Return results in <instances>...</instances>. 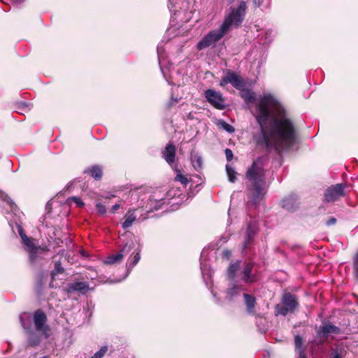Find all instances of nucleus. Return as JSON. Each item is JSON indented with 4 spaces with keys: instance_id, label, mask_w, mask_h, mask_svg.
Returning <instances> with one entry per match:
<instances>
[{
    "instance_id": "f257e3e1",
    "label": "nucleus",
    "mask_w": 358,
    "mask_h": 358,
    "mask_svg": "<svg viewBox=\"0 0 358 358\" xmlns=\"http://www.w3.org/2000/svg\"><path fill=\"white\" fill-rule=\"evenodd\" d=\"M255 108L254 115L260 129L253 137L257 146L278 155L289 150L297 138V131L285 110L271 94L260 97Z\"/></svg>"
},
{
    "instance_id": "f03ea898",
    "label": "nucleus",
    "mask_w": 358,
    "mask_h": 358,
    "mask_svg": "<svg viewBox=\"0 0 358 358\" xmlns=\"http://www.w3.org/2000/svg\"><path fill=\"white\" fill-rule=\"evenodd\" d=\"M246 178L250 181L248 187V196L254 205H258L266 194V171L262 162V158L258 157L252 162L245 173Z\"/></svg>"
},
{
    "instance_id": "7ed1b4c3",
    "label": "nucleus",
    "mask_w": 358,
    "mask_h": 358,
    "mask_svg": "<svg viewBox=\"0 0 358 358\" xmlns=\"http://www.w3.org/2000/svg\"><path fill=\"white\" fill-rule=\"evenodd\" d=\"M299 307L298 296L289 292H284L280 298V303L274 306V313L275 316H286L294 313Z\"/></svg>"
},
{
    "instance_id": "20e7f679",
    "label": "nucleus",
    "mask_w": 358,
    "mask_h": 358,
    "mask_svg": "<svg viewBox=\"0 0 358 358\" xmlns=\"http://www.w3.org/2000/svg\"><path fill=\"white\" fill-rule=\"evenodd\" d=\"M247 6L244 1H241L239 3L238 6L236 8H233L231 13L225 17L222 25L227 30L231 25H234L236 27H239L245 17L246 13Z\"/></svg>"
},
{
    "instance_id": "39448f33",
    "label": "nucleus",
    "mask_w": 358,
    "mask_h": 358,
    "mask_svg": "<svg viewBox=\"0 0 358 358\" xmlns=\"http://www.w3.org/2000/svg\"><path fill=\"white\" fill-rule=\"evenodd\" d=\"M228 31L221 24L218 29L210 31L198 43L197 49L201 50L219 41Z\"/></svg>"
},
{
    "instance_id": "423d86ee",
    "label": "nucleus",
    "mask_w": 358,
    "mask_h": 358,
    "mask_svg": "<svg viewBox=\"0 0 358 358\" xmlns=\"http://www.w3.org/2000/svg\"><path fill=\"white\" fill-rule=\"evenodd\" d=\"M36 330L42 333L45 338L50 336V327L47 324L48 317L42 309H37L33 314Z\"/></svg>"
},
{
    "instance_id": "0eeeda50",
    "label": "nucleus",
    "mask_w": 358,
    "mask_h": 358,
    "mask_svg": "<svg viewBox=\"0 0 358 358\" xmlns=\"http://www.w3.org/2000/svg\"><path fill=\"white\" fill-rule=\"evenodd\" d=\"M345 183H338L333 185L327 187L324 193V201L327 203H332L339 200L341 197L345 196V189L347 187Z\"/></svg>"
},
{
    "instance_id": "6e6552de",
    "label": "nucleus",
    "mask_w": 358,
    "mask_h": 358,
    "mask_svg": "<svg viewBox=\"0 0 358 358\" xmlns=\"http://www.w3.org/2000/svg\"><path fill=\"white\" fill-rule=\"evenodd\" d=\"M228 84H231L236 90L245 87L243 78L239 74L231 70H227L220 81V86L221 87H224Z\"/></svg>"
},
{
    "instance_id": "1a4fd4ad",
    "label": "nucleus",
    "mask_w": 358,
    "mask_h": 358,
    "mask_svg": "<svg viewBox=\"0 0 358 358\" xmlns=\"http://www.w3.org/2000/svg\"><path fill=\"white\" fill-rule=\"evenodd\" d=\"M205 98L215 108L224 110L227 108L225 99L220 92L209 89L204 92Z\"/></svg>"
},
{
    "instance_id": "9d476101",
    "label": "nucleus",
    "mask_w": 358,
    "mask_h": 358,
    "mask_svg": "<svg viewBox=\"0 0 358 358\" xmlns=\"http://www.w3.org/2000/svg\"><path fill=\"white\" fill-rule=\"evenodd\" d=\"M341 333V329L331 322L324 323L323 325L317 331L316 343L317 344L324 343L328 338L329 334H338Z\"/></svg>"
},
{
    "instance_id": "9b49d317",
    "label": "nucleus",
    "mask_w": 358,
    "mask_h": 358,
    "mask_svg": "<svg viewBox=\"0 0 358 358\" xmlns=\"http://www.w3.org/2000/svg\"><path fill=\"white\" fill-rule=\"evenodd\" d=\"M90 289V285L87 282L73 281L69 283L66 287L68 293L79 292L80 294H85Z\"/></svg>"
},
{
    "instance_id": "f8f14e48",
    "label": "nucleus",
    "mask_w": 358,
    "mask_h": 358,
    "mask_svg": "<svg viewBox=\"0 0 358 358\" xmlns=\"http://www.w3.org/2000/svg\"><path fill=\"white\" fill-rule=\"evenodd\" d=\"M255 264L253 262H245L244 264V268L242 271L243 277L242 280L245 283H254L257 280V278L256 274H252V270Z\"/></svg>"
},
{
    "instance_id": "ddd939ff",
    "label": "nucleus",
    "mask_w": 358,
    "mask_h": 358,
    "mask_svg": "<svg viewBox=\"0 0 358 358\" xmlns=\"http://www.w3.org/2000/svg\"><path fill=\"white\" fill-rule=\"evenodd\" d=\"M162 157L170 165L172 166L176 160V147L173 143L167 144L162 152Z\"/></svg>"
},
{
    "instance_id": "4468645a",
    "label": "nucleus",
    "mask_w": 358,
    "mask_h": 358,
    "mask_svg": "<svg viewBox=\"0 0 358 358\" xmlns=\"http://www.w3.org/2000/svg\"><path fill=\"white\" fill-rule=\"evenodd\" d=\"M48 250L41 246L37 250L29 252V263L31 266H35L43 260L42 255L48 252Z\"/></svg>"
},
{
    "instance_id": "2eb2a0df",
    "label": "nucleus",
    "mask_w": 358,
    "mask_h": 358,
    "mask_svg": "<svg viewBox=\"0 0 358 358\" xmlns=\"http://www.w3.org/2000/svg\"><path fill=\"white\" fill-rule=\"evenodd\" d=\"M83 173L90 176L96 181L102 179L103 176V166L99 164H94L87 167Z\"/></svg>"
},
{
    "instance_id": "dca6fc26",
    "label": "nucleus",
    "mask_w": 358,
    "mask_h": 358,
    "mask_svg": "<svg viewBox=\"0 0 358 358\" xmlns=\"http://www.w3.org/2000/svg\"><path fill=\"white\" fill-rule=\"evenodd\" d=\"M240 91V96L246 103H253L256 100V94L250 89L243 87L242 89H238Z\"/></svg>"
},
{
    "instance_id": "f3484780",
    "label": "nucleus",
    "mask_w": 358,
    "mask_h": 358,
    "mask_svg": "<svg viewBox=\"0 0 358 358\" xmlns=\"http://www.w3.org/2000/svg\"><path fill=\"white\" fill-rule=\"evenodd\" d=\"M282 208L289 212H294L298 208L296 200L293 197H287L282 201Z\"/></svg>"
},
{
    "instance_id": "a211bd4d",
    "label": "nucleus",
    "mask_w": 358,
    "mask_h": 358,
    "mask_svg": "<svg viewBox=\"0 0 358 358\" xmlns=\"http://www.w3.org/2000/svg\"><path fill=\"white\" fill-rule=\"evenodd\" d=\"M243 297L248 313L254 314L255 313V307L256 305L255 297L250 294H244Z\"/></svg>"
},
{
    "instance_id": "6ab92c4d",
    "label": "nucleus",
    "mask_w": 358,
    "mask_h": 358,
    "mask_svg": "<svg viewBox=\"0 0 358 358\" xmlns=\"http://www.w3.org/2000/svg\"><path fill=\"white\" fill-rule=\"evenodd\" d=\"M241 268V262L236 261L234 263L231 264L227 271V277L229 280H234L236 278V273Z\"/></svg>"
},
{
    "instance_id": "aec40b11",
    "label": "nucleus",
    "mask_w": 358,
    "mask_h": 358,
    "mask_svg": "<svg viewBox=\"0 0 358 358\" xmlns=\"http://www.w3.org/2000/svg\"><path fill=\"white\" fill-rule=\"evenodd\" d=\"M136 220V216L134 215V210H129L124 216V221L122 223V227L124 229L129 228Z\"/></svg>"
},
{
    "instance_id": "412c9836",
    "label": "nucleus",
    "mask_w": 358,
    "mask_h": 358,
    "mask_svg": "<svg viewBox=\"0 0 358 358\" xmlns=\"http://www.w3.org/2000/svg\"><path fill=\"white\" fill-rule=\"evenodd\" d=\"M124 257V254L122 253H117L111 255L104 260V264H119L122 261V259Z\"/></svg>"
},
{
    "instance_id": "4be33fe9",
    "label": "nucleus",
    "mask_w": 358,
    "mask_h": 358,
    "mask_svg": "<svg viewBox=\"0 0 358 358\" xmlns=\"http://www.w3.org/2000/svg\"><path fill=\"white\" fill-rule=\"evenodd\" d=\"M41 342V336L36 333L31 332L29 334L27 338V345L30 347H36L40 345Z\"/></svg>"
},
{
    "instance_id": "5701e85b",
    "label": "nucleus",
    "mask_w": 358,
    "mask_h": 358,
    "mask_svg": "<svg viewBox=\"0 0 358 358\" xmlns=\"http://www.w3.org/2000/svg\"><path fill=\"white\" fill-rule=\"evenodd\" d=\"M141 250H137L136 252H134L132 255L131 256L128 260L129 265L127 266L128 270L131 269L137 263L139 262L141 259L140 255Z\"/></svg>"
},
{
    "instance_id": "b1692460",
    "label": "nucleus",
    "mask_w": 358,
    "mask_h": 358,
    "mask_svg": "<svg viewBox=\"0 0 358 358\" xmlns=\"http://www.w3.org/2000/svg\"><path fill=\"white\" fill-rule=\"evenodd\" d=\"M255 234L252 231L250 226H248L246 231V235L245 237L244 243H243V248L244 249L247 248L248 246L252 243L253 238H254Z\"/></svg>"
},
{
    "instance_id": "393cba45",
    "label": "nucleus",
    "mask_w": 358,
    "mask_h": 358,
    "mask_svg": "<svg viewBox=\"0 0 358 358\" xmlns=\"http://www.w3.org/2000/svg\"><path fill=\"white\" fill-rule=\"evenodd\" d=\"M174 170L177 173V175L175 177V181H178L184 186H187L189 182V179L186 176H183L177 167H176Z\"/></svg>"
},
{
    "instance_id": "a878e982",
    "label": "nucleus",
    "mask_w": 358,
    "mask_h": 358,
    "mask_svg": "<svg viewBox=\"0 0 358 358\" xmlns=\"http://www.w3.org/2000/svg\"><path fill=\"white\" fill-rule=\"evenodd\" d=\"M16 112L19 114H24V113H27L30 109L29 108V104L26 102H19L15 104Z\"/></svg>"
},
{
    "instance_id": "bb28decb",
    "label": "nucleus",
    "mask_w": 358,
    "mask_h": 358,
    "mask_svg": "<svg viewBox=\"0 0 358 358\" xmlns=\"http://www.w3.org/2000/svg\"><path fill=\"white\" fill-rule=\"evenodd\" d=\"M24 237L25 238H23V243L28 248V252L38 249V246H36L34 244L33 239L31 238H29L26 235H24Z\"/></svg>"
},
{
    "instance_id": "cd10ccee",
    "label": "nucleus",
    "mask_w": 358,
    "mask_h": 358,
    "mask_svg": "<svg viewBox=\"0 0 358 358\" xmlns=\"http://www.w3.org/2000/svg\"><path fill=\"white\" fill-rule=\"evenodd\" d=\"M226 171L227 173V176L229 178V180L231 182H234L236 180V174L237 173L235 171V170L229 165H226Z\"/></svg>"
},
{
    "instance_id": "c85d7f7f",
    "label": "nucleus",
    "mask_w": 358,
    "mask_h": 358,
    "mask_svg": "<svg viewBox=\"0 0 358 358\" xmlns=\"http://www.w3.org/2000/svg\"><path fill=\"white\" fill-rule=\"evenodd\" d=\"M241 287L237 285H234L231 287L227 289V294L231 299L234 296L239 294Z\"/></svg>"
},
{
    "instance_id": "c756f323",
    "label": "nucleus",
    "mask_w": 358,
    "mask_h": 358,
    "mask_svg": "<svg viewBox=\"0 0 358 358\" xmlns=\"http://www.w3.org/2000/svg\"><path fill=\"white\" fill-rule=\"evenodd\" d=\"M64 273V268L62 266V263L60 261H57L55 264L54 269L51 272V276L54 278V276L58 274H62Z\"/></svg>"
},
{
    "instance_id": "7c9ffc66",
    "label": "nucleus",
    "mask_w": 358,
    "mask_h": 358,
    "mask_svg": "<svg viewBox=\"0 0 358 358\" xmlns=\"http://www.w3.org/2000/svg\"><path fill=\"white\" fill-rule=\"evenodd\" d=\"M217 125L230 134L235 131L234 127L223 120H220L217 122Z\"/></svg>"
},
{
    "instance_id": "2f4dec72",
    "label": "nucleus",
    "mask_w": 358,
    "mask_h": 358,
    "mask_svg": "<svg viewBox=\"0 0 358 358\" xmlns=\"http://www.w3.org/2000/svg\"><path fill=\"white\" fill-rule=\"evenodd\" d=\"M0 198L3 201L7 203L10 207H13V206L15 205L13 199L7 194H6L4 192L1 190L0 192Z\"/></svg>"
},
{
    "instance_id": "473e14b6",
    "label": "nucleus",
    "mask_w": 358,
    "mask_h": 358,
    "mask_svg": "<svg viewBox=\"0 0 358 358\" xmlns=\"http://www.w3.org/2000/svg\"><path fill=\"white\" fill-rule=\"evenodd\" d=\"M108 351V348L106 346H103L100 348V350L96 352L93 356L90 358H102L104 355Z\"/></svg>"
},
{
    "instance_id": "72a5a7b5",
    "label": "nucleus",
    "mask_w": 358,
    "mask_h": 358,
    "mask_svg": "<svg viewBox=\"0 0 358 358\" xmlns=\"http://www.w3.org/2000/svg\"><path fill=\"white\" fill-rule=\"evenodd\" d=\"M134 244H125L118 253L124 254V256L127 255L133 248Z\"/></svg>"
},
{
    "instance_id": "f704fd0d",
    "label": "nucleus",
    "mask_w": 358,
    "mask_h": 358,
    "mask_svg": "<svg viewBox=\"0 0 358 358\" xmlns=\"http://www.w3.org/2000/svg\"><path fill=\"white\" fill-rule=\"evenodd\" d=\"M96 210L99 212V213H100L101 215H105L106 214V206L103 205V203H97L96 204Z\"/></svg>"
},
{
    "instance_id": "c9c22d12",
    "label": "nucleus",
    "mask_w": 358,
    "mask_h": 358,
    "mask_svg": "<svg viewBox=\"0 0 358 358\" xmlns=\"http://www.w3.org/2000/svg\"><path fill=\"white\" fill-rule=\"evenodd\" d=\"M294 343L296 348L300 349L303 345V339L299 335L294 337Z\"/></svg>"
},
{
    "instance_id": "e433bc0d",
    "label": "nucleus",
    "mask_w": 358,
    "mask_h": 358,
    "mask_svg": "<svg viewBox=\"0 0 358 358\" xmlns=\"http://www.w3.org/2000/svg\"><path fill=\"white\" fill-rule=\"evenodd\" d=\"M69 200L74 201L78 207H83L85 206L84 202L82 201V199L80 197L72 196V197L69 198Z\"/></svg>"
},
{
    "instance_id": "4c0bfd02",
    "label": "nucleus",
    "mask_w": 358,
    "mask_h": 358,
    "mask_svg": "<svg viewBox=\"0 0 358 358\" xmlns=\"http://www.w3.org/2000/svg\"><path fill=\"white\" fill-rule=\"evenodd\" d=\"M193 162L196 163L199 168H202L203 160L201 156L195 155L192 159Z\"/></svg>"
},
{
    "instance_id": "58836bf2",
    "label": "nucleus",
    "mask_w": 358,
    "mask_h": 358,
    "mask_svg": "<svg viewBox=\"0 0 358 358\" xmlns=\"http://www.w3.org/2000/svg\"><path fill=\"white\" fill-rule=\"evenodd\" d=\"M224 153H225L226 159H227V162H231L234 157V154H233L232 150L229 148H226L224 150Z\"/></svg>"
},
{
    "instance_id": "ea45409f",
    "label": "nucleus",
    "mask_w": 358,
    "mask_h": 358,
    "mask_svg": "<svg viewBox=\"0 0 358 358\" xmlns=\"http://www.w3.org/2000/svg\"><path fill=\"white\" fill-rule=\"evenodd\" d=\"M252 2L254 7L256 8L260 7L263 4L264 0H252Z\"/></svg>"
},
{
    "instance_id": "a19ab883",
    "label": "nucleus",
    "mask_w": 358,
    "mask_h": 358,
    "mask_svg": "<svg viewBox=\"0 0 358 358\" xmlns=\"http://www.w3.org/2000/svg\"><path fill=\"white\" fill-rule=\"evenodd\" d=\"M337 220L334 217H331L326 222L327 226H331L336 223Z\"/></svg>"
},
{
    "instance_id": "79ce46f5",
    "label": "nucleus",
    "mask_w": 358,
    "mask_h": 358,
    "mask_svg": "<svg viewBox=\"0 0 358 358\" xmlns=\"http://www.w3.org/2000/svg\"><path fill=\"white\" fill-rule=\"evenodd\" d=\"M120 206L118 203L113 205L110 209L111 213H115L120 208Z\"/></svg>"
},
{
    "instance_id": "37998d69",
    "label": "nucleus",
    "mask_w": 358,
    "mask_h": 358,
    "mask_svg": "<svg viewBox=\"0 0 358 358\" xmlns=\"http://www.w3.org/2000/svg\"><path fill=\"white\" fill-rule=\"evenodd\" d=\"M222 256L229 258L231 256V251L229 250H224L222 252Z\"/></svg>"
},
{
    "instance_id": "c03bdc74",
    "label": "nucleus",
    "mask_w": 358,
    "mask_h": 358,
    "mask_svg": "<svg viewBox=\"0 0 358 358\" xmlns=\"http://www.w3.org/2000/svg\"><path fill=\"white\" fill-rule=\"evenodd\" d=\"M178 103V99L175 98H171L170 103H169V108H171L173 104Z\"/></svg>"
},
{
    "instance_id": "a18cd8bd",
    "label": "nucleus",
    "mask_w": 358,
    "mask_h": 358,
    "mask_svg": "<svg viewBox=\"0 0 358 358\" xmlns=\"http://www.w3.org/2000/svg\"><path fill=\"white\" fill-rule=\"evenodd\" d=\"M19 234H20V236H21L22 240H23V238H25L24 235H26V234L24 233V231H23V230L22 229H20L19 230Z\"/></svg>"
},
{
    "instance_id": "49530a36",
    "label": "nucleus",
    "mask_w": 358,
    "mask_h": 358,
    "mask_svg": "<svg viewBox=\"0 0 358 358\" xmlns=\"http://www.w3.org/2000/svg\"><path fill=\"white\" fill-rule=\"evenodd\" d=\"M299 358H306V357L304 354L300 353Z\"/></svg>"
},
{
    "instance_id": "de8ad7c7",
    "label": "nucleus",
    "mask_w": 358,
    "mask_h": 358,
    "mask_svg": "<svg viewBox=\"0 0 358 358\" xmlns=\"http://www.w3.org/2000/svg\"><path fill=\"white\" fill-rule=\"evenodd\" d=\"M333 358H341V357L339 354H336L334 355V357Z\"/></svg>"
},
{
    "instance_id": "09e8293b",
    "label": "nucleus",
    "mask_w": 358,
    "mask_h": 358,
    "mask_svg": "<svg viewBox=\"0 0 358 358\" xmlns=\"http://www.w3.org/2000/svg\"><path fill=\"white\" fill-rule=\"evenodd\" d=\"M40 358H50L48 356H43L42 357H40Z\"/></svg>"
}]
</instances>
